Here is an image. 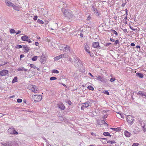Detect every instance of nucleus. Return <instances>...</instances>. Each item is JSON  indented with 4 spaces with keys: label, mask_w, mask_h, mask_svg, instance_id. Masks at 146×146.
I'll use <instances>...</instances> for the list:
<instances>
[{
    "label": "nucleus",
    "mask_w": 146,
    "mask_h": 146,
    "mask_svg": "<svg viewBox=\"0 0 146 146\" xmlns=\"http://www.w3.org/2000/svg\"><path fill=\"white\" fill-rule=\"evenodd\" d=\"M56 79H57V78L54 76L51 77L50 78V80L51 81L56 80Z\"/></svg>",
    "instance_id": "e433bc0d"
},
{
    "label": "nucleus",
    "mask_w": 146,
    "mask_h": 146,
    "mask_svg": "<svg viewBox=\"0 0 146 146\" xmlns=\"http://www.w3.org/2000/svg\"><path fill=\"white\" fill-rule=\"evenodd\" d=\"M105 122V121L104 120H102L100 122L98 123V125H102Z\"/></svg>",
    "instance_id": "37998d69"
},
{
    "label": "nucleus",
    "mask_w": 146,
    "mask_h": 146,
    "mask_svg": "<svg viewBox=\"0 0 146 146\" xmlns=\"http://www.w3.org/2000/svg\"><path fill=\"white\" fill-rule=\"evenodd\" d=\"M119 40H117L115 41V42L114 43V45H116L117 44H119Z\"/></svg>",
    "instance_id": "3c124183"
},
{
    "label": "nucleus",
    "mask_w": 146,
    "mask_h": 146,
    "mask_svg": "<svg viewBox=\"0 0 146 146\" xmlns=\"http://www.w3.org/2000/svg\"><path fill=\"white\" fill-rule=\"evenodd\" d=\"M26 41L28 42L29 43H30L32 42V41L28 39Z\"/></svg>",
    "instance_id": "774afa93"
},
{
    "label": "nucleus",
    "mask_w": 146,
    "mask_h": 146,
    "mask_svg": "<svg viewBox=\"0 0 146 146\" xmlns=\"http://www.w3.org/2000/svg\"><path fill=\"white\" fill-rule=\"evenodd\" d=\"M40 61L42 64H44L46 61L47 58L46 57L44 54H42V55L39 56Z\"/></svg>",
    "instance_id": "7ed1b4c3"
},
{
    "label": "nucleus",
    "mask_w": 146,
    "mask_h": 146,
    "mask_svg": "<svg viewBox=\"0 0 146 146\" xmlns=\"http://www.w3.org/2000/svg\"><path fill=\"white\" fill-rule=\"evenodd\" d=\"M60 55H61V58H67L68 57V55L66 53H64L63 54H61Z\"/></svg>",
    "instance_id": "4be33fe9"
},
{
    "label": "nucleus",
    "mask_w": 146,
    "mask_h": 146,
    "mask_svg": "<svg viewBox=\"0 0 146 146\" xmlns=\"http://www.w3.org/2000/svg\"><path fill=\"white\" fill-rule=\"evenodd\" d=\"M64 48L65 50H68L70 51V47L66 45L64 47Z\"/></svg>",
    "instance_id": "f704fd0d"
},
{
    "label": "nucleus",
    "mask_w": 146,
    "mask_h": 146,
    "mask_svg": "<svg viewBox=\"0 0 146 146\" xmlns=\"http://www.w3.org/2000/svg\"><path fill=\"white\" fill-rule=\"evenodd\" d=\"M99 42H94L92 43V46L95 48L100 49L101 47L99 45Z\"/></svg>",
    "instance_id": "423d86ee"
},
{
    "label": "nucleus",
    "mask_w": 146,
    "mask_h": 146,
    "mask_svg": "<svg viewBox=\"0 0 146 146\" xmlns=\"http://www.w3.org/2000/svg\"><path fill=\"white\" fill-rule=\"evenodd\" d=\"M38 18V17L36 15H35L33 19L35 21H36L37 20Z\"/></svg>",
    "instance_id": "5fc2aeb1"
},
{
    "label": "nucleus",
    "mask_w": 146,
    "mask_h": 146,
    "mask_svg": "<svg viewBox=\"0 0 146 146\" xmlns=\"http://www.w3.org/2000/svg\"><path fill=\"white\" fill-rule=\"evenodd\" d=\"M7 146H17V144L15 141H13L7 143L6 144Z\"/></svg>",
    "instance_id": "1a4fd4ad"
},
{
    "label": "nucleus",
    "mask_w": 146,
    "mask_h": 146,
    "mask_svg": "<svg viewBox=\"0 0 146 146\" xmlns=\"http://www.w3.org/2000/svg\"><path fill=\"white\" fill-rule=\"evenodd\" d=\"M109 133L108 132H104L103 133V135L104 136H108V135H109Z\"/></svg>",
    "instance_id": "49530a36"
},
{
    "label": "nucleus",
    "mask_w": 146,
    "mask_h": 146,
    "mask_svg": "<svg viewBox=\"0 0 146 146\" xmlns=\"http://www.w3.org/2000/svg\"><path fill=\"white\" fill-rule=\"evenodd\" d=\"M9 73L8 71L7 70H3L0 71V76H5Z\"/></svg>",
    "instance_id": "39448f33"
},
{
    "label": "nucleus",
    "mask_w": 146,
    "mask_h": 146,
    "mask_svg": "<svg viewBox=\"0 0 146 146\" xmlns=\"http://www.w3.org/2000/svg\"><path fill=\"white\" fill-rule=\"evenodd\" d=\"M17 70L18 71H24L25 72H27V69L23 67H21L17 69Z\"/></svg>",
    "instance_id": "6ab92c4d"
},
{
    "label": "nucleus",
    "mask_w": 146,
    "mask_h": 146,
    "mask_svg": "<svg viewBox=\"0 0 146 146\" xmlns=\"http://www.w3.org/2000/svg\"><path fill=\"white\" fill-rule=\"evenodd\" d=\"M67 103L69 105H71L72 104V102L70 100H69L67 102Z\"/></svg>",
    "instance_id": "bf43d9fd"
},
{
    "label": "nucleus",
    "mask_w": 146,
    "mask_h": 146,
    "mask_svg": "<svg viewBox=\"0 0 146 146\" xmlns=\"http://www.w3.org/2000/svg\"><path fill=\"white\" fill-rule=\"evenodd\" d=\"M59 119H60V120L61 121H63L64 120V119H63V117L62 116H60L59 117Z\"/></svg>",
    "instance_id": "de8ad7c7"
},
{
    "label": "nucleus",
    "mask_w": 146,
    "mask_h": 146,
    "mask_svg": "<svg viewBox=\"0 0 146 146\" xmlns=\"http://www.w3.org/2000/svg\"><path fill=\"white\" fill-rule=\"evenodd\" d=\"M52 73L58 74L59 73V72L58 70L56 69L53 70L52 71Z\"/></svg>",
    "instance_id": "2f4dec72"
},
{
    "label": "nucleus",
    "mask_w": 146,
    "mask_h": 146,
    "mask_svg": "<svg viewBox=\"0 0 146 146\" xmlns=\"http://www.w3.org/2000/svg\"><path fill=\"white\" fill-rule=\"evenodd\" d=\"M111 44V43H105L104 44V46H105L108 47L109 46H110Z\"/></svg>",
    "instance_id": "c9c22d12"
},
{
    "label": "nucleus",
    "mask_w": 146,
    "mask_h": 146,
    "mask_svg": "<svg viewBox=\"0 0 146 146\" xmlns=\"http://www.w3.org/2000/svg\"><path fill=\"white\" fill-rule=\"evenodd\" d=\"M37 57H38V56H34L33 57H32V58L31 60L33 61H35L37 60Z\"/></svg>",
    "instance_id": "cd10ccee"
},
{
    "label": "nucleus",
    "mask_w": 146,
    "mask_h": 146,
    "mask_svg": "<svg viewBox=\"0 0 146 146\" xmlns=\"http://www.w3.org/2000/svg\"><path fill=\"white\" fill-rule=\"evenodd\" d=\"M22 47L25 50V52H28L30 50L29 48L27 45H23Z\"/></svg>",
    "instance_id": "f8f14e48"
},
{
    "label": "nucleus",
    "mask_w": 146,
    "mask_h": 146,
    "mask_svg": "<svg viewBox=\"0 0 146 146\" xmlns=\"http://www.w3.org/2000/svg\"><path fill=\"white\" fill-rule=\"evenodd\" d=\"M135 93L137 94V95L140 96L141 97L143 98V96H145L146 97V92H144L142 91H140L138 93L135 92Z\"/></svg>",
    "instance_id": "6e6552de"
},
{
    "label": "nucleus",
    "mask_w": 146,
    "mask_h": 146,
    "mask_svg": "<svg viewBox=\"0 0 146 146\" xmlns=\"http://www.w3.org/2000/svg\"><path fill=\"white\" fill-rule=\"evenodd\" d=\"M94 13L97 16H99L101 14L100 13H99L98 11L97 10L94 12Z\"/></svg>",
    "instance_id": "c85d7f7f"
},
{
    "label": "nucleus",
    "mask_w": 146,
    "mask_h": 146,
    "mask_svg": "<svg viewBox=\"0 0 146 146\" xmlns=\"http://www.w3.org/2000/svg\"><path fill=\"white\" fill-rule=\"evenodd\" d=\"M91 9L94 12H95L97 10L95 8L94 6H92V7Z\"/></svg>",
    "instance_id": "a18cd8bd"
},
{
    "label": "nucleus",
    "mask_w": 146,
    "mask_h": 146,
    "mask_svg": "<svg viewBox=\"0 0 146 146\" xmlns=\"http://www.w3.org/2000/svg\"><path fill=\"white\" fill-rule=\"evenodd\" d=\"M103 93L106 95H109V93L108 90H105L103 92Z\"/></svg>",
    "instance_id": "c03bdc74"
},
{
    "label": "nucleus",
    "mask_w": 146,
    "mask_h": 146,
    "mask_svg": "<svg viewBox=\"0 0 146 146\" xmlns=\"http://www.w3.org/2000/svg\"><path fill=\"white\" fill-rule=\"evenodd\" d=\"M111 31H112V32L114 34H115L116 36H117V35H118V33L115 31L113 30H111Z\"/></svg>",
    "instance_id": "79ce46f5"
},
{
    "label": "nucleus",
    "mask_w": 146,
    "mask_h": 146,
    "mask_svg": "<svg viewBox=\"0 0 146 146\" xmlns=\"http://www.w3.org/2000/svg\"><path fill=\"white\" fill-rule=\"evenodd\" d=\"M85 47L84 48L85 50L87 52L89 49V46L87 44V43H85L84 44Z\"/></svg>",
    "instance_id": "412c9836"
},
{
    "label": "nucleus",
    "mask_w": 146,
    "mask_h": 146,
    "mask_svg": "<svg viewBox=\"0 0 146 146\" xmlns=\"http://www.w3.org/2000/svg\"><path fill=\"white\" fill-rule=\"evenodd\" d=\"M121 129L120 127H117L115 128V131L117 132H119L121 131Z\"/></svg>",
    "instance_id": "ea45409f"
},
{
    "label": "nucleus",
    "mask_w": 146,
    "mask_h": 146,
    "mask_svg": "<svg viewBox=\"0 0 146 146\" xmlns=\"http://www.w3.org/2000/svg\"><path fill=\"white\" fill-rule=\"evenodd\" d=\"M110 40L112 42H114L115 41V39H114L112 38H110Z\"/></svg>",
    "instance_id": "0e129e2a"
},
{
    "label": "nucleus",
    "mask_w": 146,
    "mask_h": 146,
    "mask_svg": "<svg viewBox=\"0 0 146 146\" xmlns=\"http://www.w3.org/2000/svg\"><path fill=\"white\" fill-rule=\"evenodd\" d=\"M17 76H15L13 79L12 81V83L13 84L15 82H17Z\"/></svg>",
    "instance_id": "5701e85b"
},
{
    "label": "nucleus",
    "mask_w": 146,
    "mask_h": 146,
    "mask_svg": "<svg viewBox=\"0 0 146 146\" xmlns=\"http://www.w3.org/2000/svg\"><path fill=\"white\" fill-rule=\"evenodd\" d=\"M79 58L78 57H77V56H75L74 57V62L76 63L77 61L78 60Z\"/></svg>",
    "instance_id": "58836bf2"
},
{
    "label": "nucleus",
    "mask_w": 146,
    "mask_h": 146,
    "mask_svg": "<svg viewBox=\"0 0 146 146\" xmlns=\"http://www.w3.org/2000/svg\"><path fill=\"white\" fill-rule=\"evenodd\" d=\"M30 66L31 68L34 69L36 68V67L33 64H31L30 65Z\"/></svg>",
    "instance_id": "a19ab883"
},
{
    "label": "nucleus",
    "mask_w": 146,
    "mask_h": 146,
    "mask_svg": "<svg viewBox=\"0 0 146 146\" xmlns=\"http://www.w3.org/2000/svg\"><path fill=\"white\" fill-rule=\"evenodd\" d=\"M138 145V143H133L132 146H137Z\"/></svg>",
    "instance_id": "4d7b16f0"
},
{
    "label": "nucleus",
    "mask_w": 146,
    "mask_h": 146,
    "mask_svg": "<svg viewBox=\"0 0 146 146\" xmlns=\"http://www.w3.org/2000/svg\"><path fill=\"white\" fill-rule=\"evenodd\" d=\"M76 63H78V64H77V65L78 66H80L81 67H82V66H83V63L82 62V61L79 59L78 61V62H77Z\"/></svg>",
    "instance_id": "aec40b11"
},
{
    "label": "nucleus",
    "mask_w": 146,
    "mask_h": 146,
    "mask_svg": "<svg viewBox=\"0 0 146 146\" xmlns=\"http://www.w3.org/2000/svg\"><path fill=\"white\" fill-rule=\"evenodd\" d=\"M124 134L125 136L127 137H130L131 135V133L127 130H125L124 132Z\"/></svg>",
    "instance_id": "ddd939ff"
},
{
    "label": "nucleus",
    "mask_w": 146,
    "mask_h": 146,
    "mask_svg": "<svg viewBox=\"0 0 146 146\" xmlns=\"http://www.w3.org/2000/svg\"><path fill=\"white\" fill-rule=\"evenodd\" d=\"M34 96L37 98V100H39V98L40 99V98H41V100L42 99V96L41 95H34Z\"/></svg>",
    "instance_id": "a878e982"
},
{
    "label": "nucleus",
    "mask_w": 146,
    "mask_h": 146,
    "mask_svg": "<svg viewBox=\"0 0 146 146\" xmlns=\"http://www.w3.org/2000/svg\"><path fill=\"white\" fill-rule=\"evenodd\" d=\"M37 23H39V24H42L44 23L43 21H42L41 20L39 19H38L37 20Z\"/></svg>",
    "instance_id": "c756f323"
},
{
    "label": "nucleus",
    "mask_w": 146,
    "mask_h": 146,
    "mask_svg": "<svg viewBox=\"0 0 146 146\" xmlns=\"http://www.w3.org/2000/svg\"><path fill=\"white\" fill-rule=\"evenodd\" d=\"M39 100H34V101L35 102H38L40 101L41 100V99L39 98Z\"/></svg>",
    "instance_id": "052dcab7"
},
{
    "label": "nucleus",
    "mask_w": 146,
    "mask_h": 146,
    "mask_svg": "<svg viewBox=\"0 0 146 146\" xmlns=\"http://www.w3.org/2000/svg\"><path fill=\"white\" fill-rule=\"evenodd\" d=\"M127 121L129 123L132 124L134 120V118L130 115H128L126 117Z\"/></svg>",
    "instance_id": "20e7f679"
},
{
    "label": "nucleus",
    "mask_w": 146,
    "mask_h": 146,
    "mask_svg": "<svg viewBox=\"0 0 146 146\" xmlns=\"http://www.w3.org/2000/svg\"><path fill=\"white\" fill-rule=\"evenodd\" d=\"M61 55H59L58 56H56L54 58V60L55 61L58 60H59V59H60V58H61Z\"/></svg>",
    "instance_id": "bb28decb"
},
{
    "label": "nucleus",
    "mask_w": 146,
    "mask_h": 146,
    "mask_svg": "<svg viewBox=\"0 0 146 146\" xmlns=\"http://www.w3.org/2000/svg\"><path fill=\"white\" fill-rule=\"evenodd\" d=\"M5 3L9 7H12L13 5V4L12 2H10L8 1H6Z\"/></svg>",
    "instance_id": "a211bd4d"
},
{
    "label": "nucleus",
    "mask_w": 146,
    "mask_h": 146,
    "mask_svg": "<svg viewBox=\"0 0 146 146\" xmlns=\"http://www.w3.org/2000/svg\"><path fill=\"white\" fill-rule=\"evenodd\" d=\"M115 80V78H111L110 79V81L111 82H113Z\"/></svg>",
    "instance_id": "09e8293b"
},
{
    "label": "nucleus",
    "mask_w": 146,
    "mask_h": 146,
    "mask_svg": "<svg viewBox=\"0 0 146 146\" xmlns=\"http://www.w3.org/2000/svg\"><path fill=\"white\" fill-rule=\"evenodd\" d=\"M62 11L64 15L66 17L70 19L72 18L74 16L72 12L68 9L62 8Z\"/></svg>",
    "instance_id": "f257e3e1"
},
{
    "label": "nucleus",
    "mask_w": 146,
    "mask_h": 146,
    "mask_svg": "<svg viewBox=\"0 0 146 146\" xmlns=\"http://www.w3.org/2000/svg\"><path fill=\"white\" fill-rule=\"evenodd\" d=\"M14 128H9L8 129V133L10 134H12L13 132V131Z\"/></svg>",
    "instance_id": "b1692460"
},
{
    "label": "nucleus",
    "mask_w": 146,
    "mask_h": 146,
    "mask_svg": "<svg viewBox=\"0 0 146 146\" xmlns=\"http://www.w3.org/2000/svg\"><path fill=\"white\" fill-rule=\"evenodd\" d=\"M136 75L137 76L141 78H143L144 76L143 74L141 73L137 72L136 74Z\"/></svg>",
    "instance_id": "f3484780"
},
{
    "label": "nucleus",
    "mask_w": 146,
    "mask_h": 146,
    "mask_svg": "<svg viewBox=\"0 0 146 146\" xmlns=\"http://www.w3.org/2000/svg\"><path fill=\"white\" fill-rule=\"evenodd\" d=\"M32 88H31L32 90L33 91V92H34L35 93H36V91H37L36 89V86L35 85H32Z\"/></svg>",
    "instance_id": "2eb2a0df"
},
{
    "label": "nucleus",
    "mask_w": 146,
    "mask_h": 146,
    "mask_svg": "<svg viewBox=\"0 0 146 146\" xmlns=\"http://www.w3.org/2000/svg\"><path fill=\"white\" fill-rule=\"evenodd\" d=\"M140 125L143 131L145 132L146 131V128L145 127L146 126V124L145 121H140Z\"/></svg>",
    "instance_id": "0eeeda50"
},
{
    "label": "nucleus",
    "mask_w": 146,
    "mask_h": 146,
    "mask_svg": "<svg viewBox=\"0 0 146 146\" xmlns=\"http://www.w3.org/2000/svg\"><path fill=\"white\" fill-rule=\"evenodd\" d=\"M22 47H23V45L21 46V45H20L17 44L15 46V48H16L19 49V48H22Z\"/></svg>",
    "instance_id": "473e14b6"
},
{
    "label": "nucleus",
    "mask_w": 146,
    "mask_h": 146,
    "mask_svg": "<svg viewBox=\"0 0 146 146\" xmlns=\"http://www.w3.org/2000/svg\"><path fill=\"white\" fill-rule=\"evenodd\" d=\"M138 120L139 121V123H140V121H143L141 119V118H138Z\"/></svg>",
    "instance_id": "680f3d73"
},
{
    "label": "nucleus",
    "mask_w": 146,
    "mask_h": 146,
    "mask_svg": "<svg viewBox=\"0 0 146 146\" xmlns=\"http://www.w3.org/2000/svg\"><path fill=\"white\" fill-rule=\"evenodd\" d=\"M29 38V37L26 35H25L21 37V40L23 41H27Z\"/></svg>",
    "instance_id": "4468645a"
},
{
    "label": "nucleus",
    "mask_w": 146,
    "mask_h": 146,
    "mask_svg": "<svg viewBox=\"0 0 146 146\" xmlns=\"http://www.w3.org/2000/svg\"><path fill=\"white\" fill-rule=\"evenodd\" d=\"M91 104L89 101H87L85 103H82V105L84 106L85 108H87L88 106H91Z\"/></svg>",
    "instance_id": "9d476101"
},
{
    "label": "nucleus",
    "mask_w": 146,
    "mask_h": 146,
    "mask_svg": "<svg viewBox=\"0 0 146 146\" xmlns=\"http://www.w3.org/2000/svg\"><path fill=\"white\" fill-rule=\"evenodd\" d=\"M107 115H105L103 116L102 118L103 119H105L107 117Z\"/></svg>",
    "instance_id": "6e6d98bb"
},
{
    "label": "nucleus",
    "mask_w": 146,
    "mask_h": 146,
    "mask_svg": "<svg viewBox=\"0 0 146 146\" xmlns=\"http://www.w3.org/2000/svg\"><path fill=\"white\" fill-rule=\"evenodd\" d=\"M88 89L89 90H91L92 91H93L94 90V88L91 86H89L87 87Z\"/></svg>",
    "instance_id": "7c9ffc66"
},
{
    "label": "nucleus",
    "mask_w": 146,
    "mask_h": 146,
    "mask_svg": "<svg viewBox=\"0 0 146 146\" xmlns=\"http://www.w3.org/2000/svg\"><path fill=\"white\" fill-rule=\"evenodd\" d=\"M90 56L92 57H93L94 56V54H93V53H90Z\"/></svg>",
    "instance_id": "338daca9"
},
{
    "label": "nucleus",
    "mask_w": 146,
    "mask_h": 146,
    "mask_svg": "<svg viewBox=\"0 0 146 146\" xmlns=\"http://www.w3.org/2000/svg\"><path fill=\"white\" fill-rule=\"evenodd\" d=\"M10 32L11 34H14L16 33L15 30L13 29H11L10 30Z\"/></svg>",
    "instance_id": "72a5a7b5"
},
{
    "label": "nucleus",
    "mask_w": 146,
    "mask_h": 146,
    "mask_svg": "<svg viewBox=\"0 0 146 146\" xmlns=\"http://www.w3.org/2000/svg\"><path fill=\"white\" fill-rule=\"evenodd\" d=\"M12 7H13V9L15 10L18 11H20L19 7L13 4V6H12Z\"/></svg>",
    "instance_id": "dca6fc26"
},
{
    "label": "nucleus",
    "mask_w": 146,
    "mask_h": 146,
    "mask_svg": "<svg viewBox=\"0 0 146 146\" xmlns=\"http://www.w3.org/2000/svg\"><path fill=\"white\" fill-rule=\"evenodd\" d=\"M96 78L95 79L97 80L100 81L104 83H105L107 82V80L104 78L103 76H96Z\"/></svg>",
    "instance_id": "f03ea898"
},
{
    "label": "nucleus",
    "mask_w": 146,
    "mask_h": 146,
    "mask_svg": "<svg viewBox=\"0 0 146 146\" xmlns=\"http://www.w3.org/2000/svg\"><path fill=\"white\" fill-rule=\"evenodd\" d=\"M130 28L132 30L135 31V29H134L133 28V27H132L131 26H129Z\"/></svg>",
    "instance_id": "69168bd1"
},
{
    "label": "nucleus",
    "mask_w": 146,
    "mask_h": 146,
    "mask_svg": "<svg viewBox=\"0 0 146 146\" xmlns=\"http://www.w3.org/2000/svg\"><path fill=\"white\" fill-rule=\"evenodd\" d=\"M117 113L119 114L121 116V117L123 119L124 118V115L123 114H121V113H119V112Z\"/></svg>",
    "instance_id": "603ef678"
},
{
    "label": "nucleus",
    "mask_w": 146,
    "mask_h": 146,
    "mask_svg": "<svg viewBox=\"0 0 146 146\" xmlns=\"http://www.w3.org/2000/svg\"><path fill=\"white\" fill-rule=\"evenodd\" d=\"M59 84H62V85L63 86L65 87H67V86L66 85H65V84H64L63 83H62L59 82Z\"/></svg>",
    "instance_id": "e2e57ef3"
},
{
    "label": "nucleus",
    "mask_w": 146,
    "mask_h": 146,
    "mask_svg": "<svg viewBox=\"0 0 146 146\" xmlns=\"http://www.w3.org/2000/svg\"><path fill=\"white\" fill-rule=\"evenodd\" d=\"M25 56V55L23 54H21L20 55V60H21V58L24 57Z\"/></svg>",
    "instance_id": "864d4df0"
},
{
    "label": "nucleus",
    "mask_w": 146,
    "mask_h": 146,
    "mask_svg": "<svg viewBox=\"0 0 146 146\" xmlns=\"http://www.w3.org/2000/svg\"><path fill=\"white\" fill-rule=\"evenodd\" d=\"M21 33V31L20 30H18L17 32L16 33V35H18Z\"/></svg>",
    "instance_id": "13d9d810"
},
{
    "label": "nucleus",
    "mask_w": 146,
    "mask_h": 146,
    "mask_svg": "<svg viewBox=\"0 0 146 146\" xmlns=\"http://www.w3.org/2000/svg\"><path fill=\"white\" fill-rule=\"evenodd\" d=\"M17 102L18 103H21L22 102V100L20 98H18L17 99Z\"/></svg>",
    "instance_id": "8fccbe9b"
},
{
    "label": "nucleus",
    "mask_w": 146,
    "mask_h": 146,
    "mask_svg": "<svg viewBox=\"0 0 146 146\" xmlns=\"http://www.w3.org/2000/svg\"><path fill=\"white\" fill-rule=\"evenodd\" d=\"M18 134V132L16 131H15V129L14 128L12 134L17 135Z\"/></svg>",
    "instance_id": "4c0bfd02"
},
{
    "label": "nucleus",
    "mask_w": 146,
    "mask_h": 146,
    "mask_svg": "<svg viewBox=\"0 0 146 146\" xmlns=\"http://www.w3.org/2000/svg\"><path fill=\"white\" fill-rule=\"evenodd\" d=\"M58 105V107L60 110H63L65 109V107L62 103H60Z\"/></svg>",
    "instance_id": "9b49d317"
},
{
    "label": "nucleus",
    "mask_w": 146,
    "mask_h": 146,
    "mask_svg": "<svg viewBox=\"0 0 146 146\" xmlns=\"http://www.w3.org/2000/svg\"><path fill=\"white\" fill-rule=\"evenodd\" d=\"M107 143H109L110 144H112L113 143H116L115 141L114 140H112V141H107Z\"/></svg>",
    "instance_id": "393cba45"
}]
</instances>
